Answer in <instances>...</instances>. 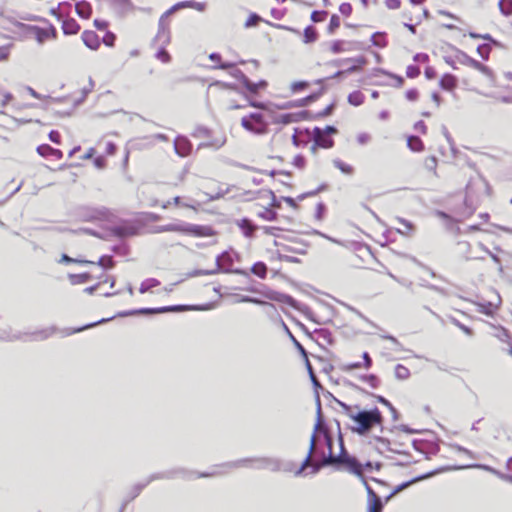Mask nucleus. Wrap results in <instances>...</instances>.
I'll return each instance as SVG.
<instances>
[{
	"label": "nucleus",
	"mask_w": 512,
	"mask_h": 512,
	"mask_svg": "<svg viewBox=\"0 0 512 512\" xmlns=\"http://www.w3.org/2000/svg\"><path fill=\"white\" fill-rule=\"evenodd\" d=\"M357 409L354 416H352L353 425L350 430L360 436H366L375 426H382L384 418L381 411L374 407L372 409Z\"/></svg>",
	"instance_id": "nucleus-1"
},
{
	"label": "nucleus",
	"mask_w": 512,
	"mask_h": 512,
	"mask_svg": "<svg viewBox=\"0 0 512 512\" xmlns=\"http://www.w3.org/2000/svg\"><path fill=\"white\" fill-rule=\"evenodd\" d=\"M339 443L340 453L335 455L333 451L330 450L327 456L324 457V465H331L337 469L345 468L359 478H363V465L357 458L346 451L341 434H339Z\"/></svg>",
	"instance_id": "nucleus-2"
},
{
	"label": "nucleus",
	"mask_w": 512,
	"mask_h": 512,
	"mask_svg": "<svg viewBox=\"0 0 512 512\" xmlns=\"http://www.w3.org/2000/svg\"><path fill=\"white\" fill-rule=\"evenodd\" d=\"M291 463L283 462L282 460L274 457H255V458H243L227 464L230 468L240 467H255L257 469H268L272 472L278 471H291Z\"/></svg>",
	"instance_id": "nucleus-3"
},
{
	"label": "nucleus",
	"mask_w": 512,
	"mask_h": 512,
	"mask_svg": "<svg viewBox=\"0 0 512 512\" xmlns=\"http://www.w3.org/2000/svg\"><path fill=\"white\" fill-rule=\"evenodd\" d=\"M234 259L233 255L229 251H224L216 257L215 267L209 270L196 269L188 273L189 277H197L202 275H215L220 272L222 273H233L237 275L247 276V271L240 268H232Z\"/></svg>",
	"instance_id": "nucleus-4"
},
{
	"label": "nucleus",
	"mask_w": 512,
	"mask_h": 512,
	"mask_svg": "<svg viewBox=\"0 0 512 512\" xmlns=\"http://www.w3.org/2000/svg\"><path fill=\"white\" fill-rule=\"evenodd\" d=\"M213 307L212 303L204 304V305H171V306H163L157 308H140L129 311L119 312L115 317H127L131 315L144 314H162L167 312H182V311H206Z\"/></svg>",
	"instance_id": "nucleus-5"
},
{
	"label": "nucleus",
	"mask_w": 512,
	"mask_h": 512,
	"mask_svg": "<svg viewBox=\"0 0 512 512\" xmlns=\"http://www.w3.org/2000/svg\"><path fill=\"white\" fill-rule=\"evenodd\" d=\"M154 232H179L196 237H206L214 235V231L209 226L196 225L190 223H170L155 227Z\"/></svg>",
	"instance_id": "nucleus-6"
},
{
	"label": "nucleus",
	"mask_w": 512,
	"mask_h": 512,
	"mask_svg": "<svg viewBox=\"0 0 512 512\" xmlns=\"http://www.w3.org/2000/svg\"><path fill=\"white\" fill-rule=\"evenodd\" d=\"M178 476L184 477L185 471L183 469H177V470H171V471H167V472L152 474L151 476H149V478L145 482L137 483L130 489V491L128 492V494H130V499H135L141 493V491L149 483H151L154 480L164 479V478L171 479V478H175Z\"/></svg>",
	"instance_id": "nucleus-7"
},
{
	"label": "nucleus",
	"mask_w": 512,
	"mask_h": 512,
	"mask_svg": "<svg viewBox=\"0 0 512 512\" xmlns=\"http://www.w3.org/2000/svg\"><path fill=\"white\" fill-rule=\"evenodd\" d=\"M241 125L254 134L260 135L266 132V124L263 121V116L259 113H251L249 116L243 117Z\"/></svg>",
	"instance_id": "nucleus-8"
},
{
	"label": "nucleus",
	"mask_w": 512,
	"mask_h": 512,
	"mask_svg": "<svg viewBox=\"0 0 512 512\" xmlns=\"http://www.w3.org/2000/svg\"><path fill=\"white\" fill-rule=\"evenodd\" d=\"M488 183L481 176H476L475 178H471L468 184L466 185V196L465 203L472 204L473 198L478 192H486L488 193Z\"/></svg>",
	"instance_id": "nucleus-9"
},
{
	"label": "nucleus",
	"mask_w": 512,
	"mask_h": 512,
	"mask_svg": "<svg viewBox=\"0 0 512 512\" xmlns=\"http://www.w3.org/2000/svg\"><path fill=\"white\" fill-rule=\"evenodd\" d=\"M109 215L108 209L102 208H91V207H81L78 210V216L83 221H96L105 219Z\"/></svg>",
	"instance_id": "nucleus-10"
},
{
	"label": "nucleus",
	"mask_w": 512,
	"mask_h": 512,
	"mask_svg": "<svg viewBox=\"0 0 512 512\" xmlns=\"http://www.w3.org/2000/svg\"><path fill=\"white\" fill-rule=\"evenodd\" d=\"M467 468H477L482 469L484 471L490 472L493 475L497 476L501 480L512 483V475L504 474L495 468L486 465V464H464V465H450V470H459V469H467Z\"/></svg>",
	"instance_id": "nucleus-11"
},
{
	"label": "nucleus",
	"mask_w": 512,
	"mask_h": 512,
	"mask_svg": "<svg viewBox=\"0 0 512 512\" xmlns=\"http://www.w3.org/2000/svg\"><path fill=\"white\" fill-rule=\"evenodd\" d=\"M27 32L33 35L39 44H43L48 38H56L57 36L56 29L52 25L49 27V29L29 25L27 27Z\"/></svg>",
	"instance_id": "nucleus-12"
},
{
	"label": "nucleus",
	"mask_w": 512,
	"mask_h": 512,
	"mask_svg": "<svg viewBox=\"0 0 512 512\" xmlns=\"http://www.w3.org/2000/svg\"><path fill=\"white\" fill-rule=\"evenodd\" d=\"M363 485L365 486L366 492H367V510H375V508H378L380 512L383 510V502L380 496L377 495V493L371 488V486L367 483L365 477L360 478Z\"/></svg>",
	"instance_id": "nucleus-13"
},
{
	"label": "nucleus",
	"mask_w": 512,
	"mask_h": 512,
	"mask_svg": "<svg viewBox=\"0 0 512 512\" xmlns=\"http://www.w3.org/2000/svg\"><path fill=\"white\" fill-rule=\"evenodd\" d=\"M313 137L314 143L311 147L313 153L316 152L318 147L328 149L334 145L333 139L325 136L323 129H321L320 127H315L313 129Z\"/></svg>",
	"instance_id": "nucleus-14"
},
{
	"label": "nucleus",
	"mask_w": 512,
	"mask_h": 512,
	"mask_svg": "<svg viewBox=\"0 0 512 512\" xmlns=\"http://www.w3.org/2000/svg\"><path fill=\"white\" fill-rule=\"evenodd\" d=\"M192 145L190 141L183 136H178L174 141V150L177 155L186 157L190 154Z\"/></svg>",
	"instance_id": "nucleus-15"
},
{
	"label": "nucleus",
	"mask_w": 512,
	"mask_h": 512,
	"mask_svg": "<svg viewBox=\"0 0 512 512\" xmlns=\"http://www.w3.org/2000/svg\"><path fill=\"white\" fill-rule=\"evenodd\" d=\"M81 38L84 45L91 50H97L100 46L99 36L94 31L85 30Z\"/></svg>",
	"instance_id": "nucleus-16"
},
{
	"label": "nucleus",
	"mask_w": 512,
	"mask_h": 512,
	"mask_svg": "<svg viewBox=\"0 0 512 512\" xmlns=\"http://www.w3.org/2000/svg\"><path fill=\"white\" fill-rule=\"evenodd\" d=\"M155 41L161 43V45H167L170 42V32L166 23H163V19H159L158 33L155 37Z\"/></svg>",
	"instance_id": "nucleus-17"
},
{
	"label": "nucleus",
	"mask_w": 512,
	"mask_h": 512,
	"mask_svg": "<svg viewBox=\"0 0 512 512\" xmlns=\"http://www.w3.org/2000/svg\"><path fill=\"white\" fill-rule=\"evenodd\" d=\"M500 302H501L500 296L497 295V302L485 301V302L479 303L478 311L481 313H484L488 316H492L499 308Z\"/></svg>",
	"instance_id": "nucleus-18"
},
{
	"label": "nucleus",
	"mask_w": 512,
	"mask_h": 512,
	"mask_svg": "<svg viewBox=\"0 0 512 512\" xmlns=\"http://www.w3.org/2000/svg\"><path fill=\"white\" fill-rule=\"evenodd\" d=\"M238 227L247 238H252L257 230V226L248 218H242L239 220Z\"/></svg>",
	"instance_id": "nucleus-19"
},
{
	"label": "nucleus",
	"mask_w": 512,
	"mask_h": 512,
	"mask_svg": "<svg viewBox=\"0 0 512 512\" xmlns=\"http://www.w3.org/2000/svg\"><path fill=\"white\" fill-rule=\"evenodd\" d=\"M434 474V472H430V473H426V474H422V475H419L417 477H414L412 478L411 480H408V481H405L399 485H397L393 491H392V495H396L398 493H400L401 491H403L404 489L410 487L412 484L414 483H417L421 480H424V479H427L429 478L430 476H432Z\"/></svg>",
	"instance_id": "nucleus-20"
},
{
	"label": "nucleus",
	"mask_w": 512,
	"mask_h": 512,
	"mask_svg": "<svg viewBox=\"0 0 512 512\" xmlns=\"http://www.w3.org/2000/svg\"><path fill=\"white\" fill-rule=\"evenodd\" d=\"M37 153L43 157L54 156L57 159L63 157V152L59 149L53 148L48 144H41L37 147Z\"/></svg>",
	"instance_id": "nucleus-21"
},
{
	"label": "nucleus",
	"mask_w": 512,
	"mask_h": 512,
	"mask_svg": "<svg viewBox=\"0 0 512 512\" xmlns=\"http://www.w3.org/2000/svg\"><path fill=\"white\" fill-rule=\"evenodd\" d=\"M62 30L65 35H75L80 30V25L73 18H67L62 21Z\"/></svg>",
	"instance_id": "nucleus-22"
},
{
	"label": "nucleus",
	"mask_w": 512,
	"mask_h": 512,
	"mask_svg": "<svg viewBox=\"0 0 512 512\" xmlns=\"http://www.w3.org/2000/svg\"><path fill=\"white\" fill-rule=\"evenodd\" d=\"M315 441L316 440H314V436H311L310 437V444H309L308 453H307L305 459L303 460L302 464L300 465V467L295 471V475L296 476L301 475L305 468L310 467L311 456H312V453H313L314 448H315Z\"/></svg>",
	"instance_id": "nucleus-23"
},
{
	"label": "nucleus",
	"mask_w": 512,
	"mask_h": 512,
	"mask_svg": "<svg viewBox=\"0 0 512 512\" xmlns=\"http://www.w3.org/2000/svg\"><path fill=\"white\" fill-rule=\"evenodd\" d=\"M75 10L79 17L88 19L91 16L92 8L91 5L86 1H80L75 4Z\"/></svg>",
	"instance_id": "nucleus-24"
},
{
	"label": "nucleus",
	"mask_w": 512,
	"mask_h": 512,
	"mask_svg": "<svg viewBox=\"0 0 512 512\" xmlns=\"http://www.w3.org/2000/svg\"><path fill=\"white\" fill-rule=\"evenodd\" d=\"M396 221L402 226L401 228H396V231L404 236H411L415 230V227L412 222L403 219L397 218Z\"/></svg>",
	"instance_id": "nucleus-25"
},
{
	"label": "nucleus",
	"mask_w": 512,
	"mask_h": 512,
	"mask_svg": "<svg viewBox=\"0 0 512 512\" xmlns=\"http://www.w3.org/2000/svg\"><path fill=\"white\" fill-rule=\"evenodd\" d=\"M111 232L113 235L119 237V238H125L127 236H132L135 234V229L133 227L129 226H114L111 229Z\"/></svg>",
	"instance_id": "nucleus-26"
},
{
	"label": "nucleus",
	"mask_w": 512,
	"mask_h": 512,
	"mask_svg": "<svg viewBox=\"0 0 512 512\" xmlns=\"http://www.w3.org/2000/svg\"><path fill=\"white\" fill-rule=\"evenodd\" d=\"M380 75H386V76L393 78L396 81V84H395L396 87H401L403 85V82H404L403 77L395 75L393 73H390L382 68L373 69V71H372L373 77H378Z\"/></svg>",
	"instance_id": "nucleus-27"
},
{
	"label": "nucleus",
	"mask_w": 512,
	"mask_h": 512,
	"mask_svg": "<svg viewBox=\"0 0 512 512\" xmlns=\"http://www.w3.org/2000/svg\"><path fill=\"white\" fill-rule=\"evenodd\" d=\"M318 38L317 30L314 26L309 25L304 29L303 32V42L305 44L314 43Z\"/></svg>",
	"instance_id": "nucleus-28"
},
{
	"label": "nucleus",
	"mask_w": 512,
	"mask_h": 512,
	"mask_svg": "<svg viewBox=\"0 0 512 512\" xmlns=\"http://www.w3.org/2000/svg\"><path fill=\"white\" fill-rule=\"evenodd\" d=\"M68 278L72 285H78L82 283L88 282L92 276L90 273H81V274H69Z\"/></svg>",
	"instance_id": "nucleus-29"
},
{
	"label": "nucleus",
	"mask_w": 512,
	"mask_h": 512,
	"mask_svg": "<svg viewBox=\"0 0 512 512\" xmlns=\"http://www.w3.org/2000/svg\"><path fill=\"white\" fill-rule=\"evenodd\" d=\"M407 146L415 152L422 151L424 148L422 140L418 136H409L407 138Z\"/></svg>",
	"instance_id": "nucleus-30"
},
{
	"label": "nucleus",
	"mask_w": 512,
	"mask_h": 512,
	"mask_svg": "<svg viewBox=\"0 0 512 512\" xmlns=\"http://www.w3.org/2000/svg\"><path fill=\"white\" fill-rule=\"evenodd\" d=\"M316 406H317V418H316V423L314 425L313 433L311 435V436H314V440H316V434L319 431V427L323 421L322 412H321V401H320L319 394H316Z\"/></svg>",
	"instance_id": "nucleus-31"
},
{
	"label": "nucleus",
	"mask_w": 512,
	"mask_h": 512,
	"mask_svg": "<svg viewBox=\"0 0 512 512\" xmlns=\"http://www.w3.org/2000/svg\"><path fill=\"white\" fill-rule=\"evenodd\" d=\"M21 339L20 333H13L11 328L0 329V340L4 341H15Z\"/></svg>",
	"instance_id": "nucleus-32"
},
{
	"label": "nucleus",
	"mask_w": 512,
	"mask_h": 512,
	"mask_svg": "<svg viewBox=\"0 0 512 512\" xmlns=\"http://www.w3.org/2000/svg\"><path fill=\"white\" fill-rule=\"evenodd\" d=\"M348 103L353 106H360L364 102V95L361 91L356 90L348 95Z\"/></svg>",
	"instance_id": "nucleus-33"
},
{
	"label": "nucleus",
	"mask_w": 512,
	"mask_h": 512,
	"mask_svg": "<svg viewBox=\"0 0 512 512\" xmlns=\"http://www.w3.org/2000/svg\"><path fill=\"white\" fill-rule=\"evenodd\" d=\"M385 35L386 34L384 32H375L374 34H372V36H371L372 45L379 47V48L386 47L387 41L385 39Z\"/></svg>",
	"instance_id": "nucleus-34"
},
{
	"label": "nucleus",
	"mask_w": 512,
	"mask_h": 512,
	"mask_svg": "<svg viewBox=\"0 0 512 512\" xmlns=\"http://www.w3.org/2000/svg\"><path fill=\"white\" fill-rule=\"evenodd\" d=\"M251 272L258 276L259 278H262L264 279L267 275V266L264 262H256L252 267H251Z\"/></svg>",
	"instance_id": "nucleus-35"
},
{
	"label": "nucleus",
	"mask_w": 512,
	"mask_h": 512,
	"mask_svg": "<svg viewBox=\"0 0 512 512\" xmlns=\"http://www.w3.org/2000/svg\"><path fill=\"white\" fill-rule=\"evenodd\" d=\"M160 285V282L159 280L155 279V278H149V279H146L144 280L141 285H140V288H139V292L141 294H144L146 293L147 291H149L151 288H154V287H157Z\"/></svg>",
	"instance_id": "nucleus-36"
},
{
	"label": "nucleus",
	"mask_w": 512,
	"mask_h": 512,
	"mask_svg": "<svg viewBox=\"0 0 512 512\" xmlns=\"http://www.w3.org/2000/svg\"><path fill=\"white\" fill-rule=\"evenodd\" d=\"M284 327H285V330L290 338V340L292 341V343L294 344L295 348L299 351V353L301 354V356L303 358H307V351L306 349L303 347V345L295 338V336L290 332V330L288 329V327L284 324Z\"/></svg>",
	"instance_id": "nucleus-37"
},
{
	"label": "nucleus",
	"mask_w": 512,
	"mask_h": 512,
	"mask_svg": "<svg viewBox=\"0 0 512 512\" xmlns=\"http://www.w3.org/2000/svg\"><path fill=\"white\" fill-rule=\"evenodd\" d=\"M333 164L334 166L339 169L343 174H346V175H352L353 172H354V169L351 165L349 164H346L345 162H343L342 160L340 159H334L333 160Z\"/></svg>",
	"instance_id": "nucleus-38"
},
{
	"label": "nucleus",
	"mask_w": 512,
	"mask_h": 512,
	"mask_svg": "<svg viewBox=\"0 0 512 512\" xmlns=\"http://www.w3.org/2000/svg\"><path fill=\"white\" fill-rule=\"evenodd\" d=\"M296 121H297V116L293 113L280 114L276 118L277 123L284 124V125L292 123V122H296Z\"/></svg>",
	"instance_id": "nucleus-39"
},
{
	"label": "nucleus",
	"mask_w": 512,
	"mask_h": 512,
	"mask_svg": "<svg viewBox=\"0 0 512 512\" xmlns=\"http://www.w3.org/2000/svg\"><path fill=\"white\" fill-rule=\"evenodd\" d=\"M410 371L408 368L401 364H397L395 367V377L399 380H405L409 377Z\"/></svg>",
	"instance_id": "nucleus-40"
},
{
	"label": "nucleus",
	"mask_w": 512,
	"mask_h": 512,
	"mask_svg": "<svg viewBox=\"0 0 512 512\" xmlns=\"http://www.w3.org/2000/svg\"><path fill=\"white\" fill-rule=\"evenodd\" d=\"M96 264L99 265L100 267H102L103 269H111L114 267L115 262H114L112 256L104 255V256L100 257V259L98 260V262Z\"/></svg>",
	"instance_id": "nucleus-41"
},
{
	"label": "nucleus",
	"mask_w": 512,
	"mask_h": 512,
	"mask_svg": "<svg viewBox=\"0 0 512 512\" xmlns=\"http://www.w3.org/2000/svg\"><path fill=\"white\" fill-rule=\"evenodd\" d=\"M498 6L503 15L509 16L512 14V0H500Z\"/></svg>",
	"instance_id": "nucleus-42"
},
{
	"label": "nucleus",
	"mask_w": 512,
	"mask_h": 512,
	"mask_svg": "<svg viewBox=\"0 0 512 512\" xmlns=\"http://www.w3.org/2000/svg\"><path fill=\"white\" fill-rule=\"evenodd\" d=\"M471 64L474 68H476L477 70H479L480 72H482L485 76H487L489 79L492 80V71L490 70L489 67L483 65L482 63H480L479 61L477 60H471Z\"/></svg>",
	"instance_id": "nucleus-43"
},
{
	"label": "nucleus",
	"mask_w": 512,
	"mask_h": 512,
	"mask_svg": "<svg viewBox=\"0 0 512 512\" xmlns=\"http://www.w3.org/2000/svg\"><path fill=\"white\" fill-rule=\"evenodd\" d=\"M59 262L60 263H65V264H70V263L95 264V262H93V261L80 260V259L71 258L70 256H68L65 253L62 254L61 259L59 260Z\"/></svg>",
	"instance_id": "nucleus-44"
},
{
	"label": "nucleus",
	"mask_w": 512,
	"mask_h": 512,
	"mask_svg": "<svg viewBox=\"0 0 512 512\" xmlns=\"http://www.w3.org/2000/svg\"><path fill=\"white\" fill-rule=\"evenodd\" d=\"M258 217L267 221H274L277 218V213L269 208H265L258 213Z\"/></svg>",
	"instance_id": "nucleus-45"
},
{
	"label": "nucleus",
	"mask_w": 512,
	"mask_h": 512,
	"mask_svg": "<svg viewBox=\"0 0 512 512\" xmlns=\"http://www.w3.org/2000/svg\"><path fill=\"white\" fill-rule=\"evenodd\" d=\"M261 21H263L261 16H259L257 13L252 12V13H250L249 17L247 18V20L245 22V27L246 28L255 27Z\"/></svg>",
	"instance_id": "nucleus-46"
},
{
	"label": "nucleus",
	"mask_w": 512,
	"mask_h": 512,
	"mask_svg": "<svg viewBox=\"0 0 512 512\" xmlns=\"http://www.w3.org/2000/svg\"><path fill=\"white\" fill-rule=\"evenodd\" d=\"M340 26V17L337 14H333L330 18L329 25L327 27V32L329 34H333L337 28Z\"/></svg>",
	"instance_id": "nucleus-47"
},
{
	"label": "nucleus",
	"mask_w": 512,
	"mask_h": 512,
	"mask_svg": "<svg viewBox=\"0 0 512 512\" xmlns=\"http://www.w3.org/2000/svg\"><path fill=\"white\" fill-rule=\"evenodd\" d=\"M166 45H161V47L158 49L156 53V58L163 63H168L171 60V56L168 53V51L165 49Z\"/></svg>",
	"instance_id": "nucleus-48"
},
{
	"label": "nucleus",
	"mask_w": 512,
	"mask_h": 512,
	"mask_svg": "<svg viewBox=\"0 0 512 512\" xmlns=\"http://www.w3.org/2000/svg\"><path fill=\"white\" fill-rule=\"evenodd\" d=\"M315 334L318 336V338L322 339L323 341H325L328 344H331L333 341L332 334L327 329H323V328L317 329V330H315Z\"/></svg>",
	"instance_id": "nucleus-49"
},
{
	"label": "nucleus",
	"mask_w": 512,
	"mask_h": 512,
	"mask_svg": "<svg viewBox=\"0 0 512 512\" xmlns=\"http://www.w3.org/2000/svg\"><path fill=\"white\" fill-rule=\"evenodd\" d=\"M360 378L364 382L368 383L369 386L372 388H377L380 385L379 378L374 374L364 375V376H361Z\"/></svg>",
	"instance_id": "nucleus-50"
},
{
	"label": "nucleus",
	"mask_w": 512,
	"mask_h": 512,
	"mask_svg": "<svg viewBox=\"0 0 512 512\" xmlns=\"http://www.w3.org/2000/svg\"><path fill=\"white\" fill-rule=\"evenodd\" d=\"M477 52L482 59L487 60L491 52V45L486 43L481 44L477 47Z\"/></svg>",
	"instance_id": "nucleus-51"
},
{
	"label": "nucleus",
	"mask_w": 512,
	"mask_h": 512,
	"mask_svg": "<svg viewBox=\"0 0 512 512\" xmlns=\"http://www.w3.org/2000/svg\"><path fill=\"white\" fill-rule=\"evenodd\" d=\"M93 87H94V81L92 80L91 77H89V85H88V87H84L82 89V97L76 101V105L81 104L85 100L87 95L92 91Z\"/></svg>",
	"instance_id": "nucleus-52"
},
{
	"label": "nucleus",
	"mask_w": 512,
	"mask_h": 512,
	"mask_svg": "<svg viewBox=\"0 0 512 512\" xmlns=\"http://www.w3.org/2000/svg\"><path fill=\"white\" fill-rule=\"evenodd\" d=\"M338 404L343 409L344 414L347 415L352 420V416L355 415L357 409L341 401H338Z\"/></svg>",
	"instance_id": "nucleus-53"
},
{
	"label": "nucleus",
	"mask_w": 512,
	"mask_h": 512,
	"mask_svg": "<svg viewBox=\"0 0 512 512\" xmlns=\"http://www.w3.org/2000/svg\"><path fill=\"white\" fill-rule=\"evenodd\" d=\"M327 14H328L327 11H324V10L323 11H317V10H315V11H313L311 13V20L313 22H315V23L322 22V21H324L326 19Z\"/></svg>",
	"instance_id": "nucleus-54"
},
{
	"label": "nucleus",
	"mask_w": 512,
	"mask_h": 512,
	"mask_svg": "<svg viewBox=\"0 0 512 512\" xmlns=\"http://www.w3.org/2000/svg\"><path fill=\"white\" fill-rule=\"evenodd\" d=\"M345 61L353 62V65H356L359 67V71L362 69L363 66L367 64V59L364 56H357L353 58H347Z\"/></svg>",
	"instance_id": "nucleus-55"
},
{
	"label": "nucleus",
	"mask_w": 512,
	"mask_h": 512,
	"mask_svg": "<svg viewBox=\"0 0 512 512\" xmlns=\"http://www.w3.org/2000/svg\"><path fill=\"white\" fill-rule=\"evenodd\" d=\"M242 85L245 87V89L248 92H250L252 94L258 93V90L256 88V83L252 82L248 77H246V79L243 81Z\"/></svg>",
	"instance_id": "nucleus-56"
},
{
	"label": "nucleus",
	"mask_w": 512,
	"mask_h": 512,
	"mask_svg": "<svg viewBox=\"0 0 512 512\" xmlns=\"http://www.w3.org/2000/svg\"><path fill=\"white\" fill-rule=\"evenodd\" d=\"M450 152L452 153L453 157L457 159L458 165L462 164H469L466 157H462L461 153L457 151L454 147L450 145Z\"/></svg>",
	"instance_id": "nucleus-57"
},
{
	"label": "nucleus",
	"mask_w": 512,
	"mask_h": 512,
	"mask_svg": "<svg viewBox=\"0 0 512 512\" xmlns=\"http://www.w3.org/2000/svg\"><path fill=\"white\" fill-rule=\"evenodd\" d=\"M380 337L391 341L393 343V345L395 346V348H394L395 351L403 350L402 345L399 343V341L394 336L389 335V334H382V335H380Z\"/></svg>",
	"instance_id": "nucleus-58"
},
{
	"label": "nucleus",
	"mask_w": 512,
	"mask_h": 512,
	"mask_svg": "<svg viewBox=\"0 0 512 512\" xmlns=\"http://www.w3.org/2000/svg\"><path fill=\"white\" fill-rule=\"evenodd\" d=\"M420 74V68L416 65H409L406 69V75L408 78H415Z\"/></svg>",
	"instance_id": "nucleus-59"
},
{
	"label": "nucleus",
	"mask_w": 512,
	"mask_h": 512,
	"mask_svg": "<svg viewBox=\"0 0 512 512\" xmlns=\"http://www.w3.org/2000/svg\"><path fill=\"white\" fill-rule=\"evenodd\" d=\"M53 333H54V329L42 330V331L34 333L33 336L37 340H44V339H47Z\"/></svg>",
	"instance_id": "nucleus-60"
},
{
	"label": "nucleus",
	"mask_w": 512,
	"mask_h": 512,
	"mask_svg": "<svg viewBox=\"0 0 512 512\" xmlns=\"http://www.w3.org/2000/svg\"><path fill=\"white\" fill-rule=\"evenodd\" d=\"M115 40L116 36L112 32H107L106 35L103 37V43L108 47L114 46Z\"/></svg>",
	"instance_id": "nucleus-61"
},
{
	"label": "nucleus",
	"mask_w": 512,
	"mask_h": 512,
	"mask_svg": "<svg viewBox=\"0 0 512 512\" xmlns=\"http://www.w3.org/2000/svg\"><path fill=\"white\" fill-rule=\"evenodd\" d=\"M308 85L309 84L307 81H296L291 84V90H292V92H297V91L307 88Z\"/></svg>",
	"instance_id": "nucleus-62"
},
{
	"label": "nucleus",
	"mask_w": 512,
	"mask_h": 512,
	"mask_svg": "<svg viewBox=\"0 0 512 512\" xmlns=\"http://www.w3.org/2000/svg\"><path fill=\"white\" fill-rule=\"evenodd\" d=\"M230 74L236 78L237 80H239L241 83H243V81L246 79V75L243 73V71H241L240 69L238 68H233L232 71L230 72Z\"/></svg>",
	"instance_id": "nucleus-63"
},
{
	"label": "nucleus",
	"mask_w": 512,
	"mask_h": 512,
	"mask_svg": "<svg viewBox=\"0 0 512 512\" xmlns=\"http://www.w3.org/2000/svg\"><path fill=\"white\" fill-rule=\"evenodd\" d=\"M343 43L344 42L341 40H335L331 44V51L335 54L344 51L345 49L343 48Z\"/></svg>",
	"instance_id": "nucleus-64"
}]
</instances>
